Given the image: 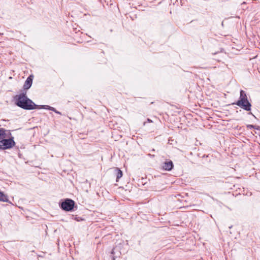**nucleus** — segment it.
<instances>
[{
  "label": "nucleus",
  "instance_id": "obj_7",
  "mask_svg": "<svg viewBox=\"0 0 260 260\" xmlns=\"http://www.w3.org/2000/svg\"><path fill=\"white\" fill-rule=\"evenodd\" d=\"M7 132H8V131L6 129L3 128H0V139L9 137V136L6 134Z\"/></svg>",
  "mask_w": 260,
  "mask_h": 260
},
{
  "label": "nucleus",
  "instance_id": "obj_9",
  "mask_svg": "<svg viewBox=\"0 0 260 260\" xmlns=\"http://www.w3.org/2000/svg\"><path fill=\"white\" fill-rule=\"evenodd\" d=\"M8 200L7 196L0 191V201L7 202Z\"/></svg>",
  "mask_w": 260,
  "mask_h": 260
},
{
  "label": "nucleus",
  "instance_id": "obj_1",
  "mask_svg": "<svg viewBox=\"0 0 260 260\" xmlns=\"http://www.w3.org/2000/svg\"><path fill=\"white\" fill-rule=\"evenodd\" d=\"M16 104L18 106L26 110L35 109L37 106L24 94H20L17 96Z\"/></svg>",
  "mask_w": 260,
  "mask_h": 260
},
{
  "label": "nucleus",
  "instance_id": "obj_15",
  "mask_svg": "<svg viewBox=\"0 0 260 260\" xmlns=\"http://www.w3.org/2000/svg\"><path fill=\"white\" fill-rule=\"evenodd\" d=\"M114 248L112 250V254H113L114 253Z\"/></svg>",
  "mask_w": 260,
  "mask_h": 260
},
{
  "label": "nucleus",
  "instance_id": "obj_6",
  "mask_svg": "<svg viewBox=\"0 0 260 260\" xmlns=\"http://www.w3.org/2000/svg\"><path fill=\"white\" fill-rule=\"evenodd\" d=\"M32 83V78L31 76H29L26 80L23 88L24 89H28L31 86Z\"/></svg>",
  "mask_w": 260,
  "mask_h": 260
},
{
  "label": "nucleus",
  "instance_id": "obj_8",
  "mask_svg": "<svg viewBox=\"0 0 260 260\" xmlns=\"http://www.w3.org/2000/svg\"><path fill=\"white\" fill-rule=\"evenodd\" d=\"M116 181L118 182V180L121 178L122 176V171L118 168H116Z\"/></svg>",
  "mask_w": 260,
  "mask_h": 260
},
{
  "label": "nucleus",
  "instance_id": "obj_14",
  "mask_svg": "<svg viewBox=\"0 0 260 260\" xmlns=\"http://www.w3.org/2000/svg\"><path fill=\"white\" fill-rule=\"evenodd\" d=\"M147 121L149 122H152V121L151 119H147Z\"/></svg>",
  "mask_w": 260,
  "mask_h": 260
},
{
  "label": "nucleus",
  "instance_id": "obj_11",
  "mask_svg": "<svg viewBox=\"0 0 260 260\" xmlns=\"http://www.w3.org/2000/svg\"><path fill=\"white\" fill-rule=\"evenodd\" d=\"M247 127H249V128H254V127H255V126L252 125H247Z\"/></svg>",
  "mask_w": 260,
  "mask_h": 260
},
{
  "label": "nucleus",
  "instance_id": "obj_5",
  "mask_svg": "<svg viewBox=\"0 0 260 260\" xmlns=\"http://www.w3.org/2000/svg\"><path fill=\"white\" fill-rule=\"evenodd\" d=\"M173 163L171 160H168L163 163L162 169L166 171H171L173 168Z\"/></svg>",
  "mask_w": 260,
  "mask_h": 260
},
{
  "label": "nucleus",
  "instance_id": "obj_4",
  "mask_svg": "<svg viewBox=\"0 0 260 260\" xmlns=\"http://www.w3.org/2000/svg\"><path fill=\"white\" fill-rule=\"evenodd\" d=\"M74 202L71 199H66L61 204V208L67 211H71L74 206Z\"/></svg>",
  "mask_w": 260,
  "mask_h": 260
},
{
  "label": "nucleus",
  "instance_id": "obj_16",
  "mask_svg": "<svg viewBox=\"0 0 260 260\" xmlns=\"http://www.w3.org/2000/svg\"><path fill=\"white\" fill-rule=\"evenodd\" d=\"M11 133H9V135H11Z\"/></svg>",
  "mask_w": 260,
  "mask_h": 260
},
{
  "label": "nucleus",
  "instance_id": "obj_13",
  "mask_svg": "<svg viewBox=\"0 0 260 260\" xmlns=\"http://www.w3.org/2000/svg\"><path fill=\"white\" fill-rule=\"evenodd\" d=\"M254 128L256 129H260V128H259V126H255V127H254Z\"/></svg>",
  "mask_w": 260,
  "mask_h": 260
},
{
  "label": "nucleus",
  "instance_id": "obj_2",
  "mask_svg": "<svg viewBox=\"0 0 260 260\" xmlns=\"http://www.w3.org/2000/svg\"><path fill=\"white\" fill-rule=\"evenodd\" d=\"M239 100H238L235 104L244 110L249 111L251 110V105L248 101L247 96L244 91L241 90Z\"/></svg>",
  "mask_w": 260,
  "mask_h": 260
},
{
  "label": "nucleus",
  "instance_id": "obj_12",
  "mask_svg": "<svg viewBox=\"0 0 260 260\" xmlns=\"http://www.w3.org/2000/svg\"><path fill=\"white\" fill-rule=\"evenodd\" d=\"M55 113H57V114H61V113L58 111H57L56 109H55V111H54Z\"/></svg>",
  "mask_w": 260,
  "mask_h": 260
},
{
  "label": "nucleus",
  "instance_id": "obj_3",
  "mask_svg": "<svg viewBox=\"0 0 260 260\" xmlns=\"http://www.w3.org/2000/svg\"><path fill=\"white\" fill-rule=\"evenodd\" d=\"M15 145L14 137H11L9 139H4L0 141V150L10 149Z\"/></svg>",
  "mask_w": 260,
  "mask_h": 260
},
{
  "label": "nucleus",
  "instance_id": "obj_10",
  "mask_svg": "<svg viewBox=\"0 0 260 260\" xmlns=\"http://www.w3.org/2000/svg\"><path fill=\"white\" fill-rule=\"evenodd\" d=\"M44 107H45V109H48V110H51L52 111H55V109L53 107H50V106H44Z\"/></svg>",
  "mask_w": 260,
  "mask_h": 260
}]
</instances>
